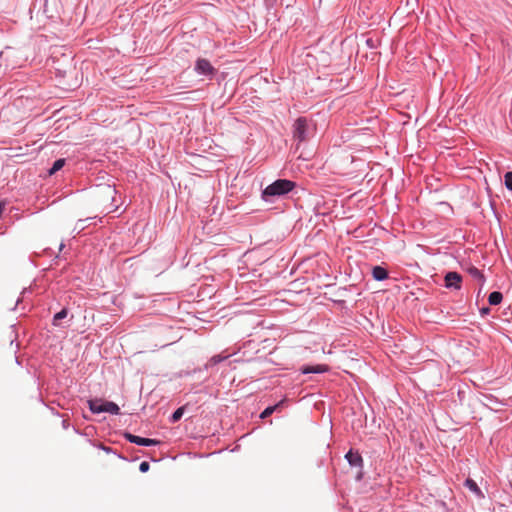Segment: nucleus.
Returning a JSON list of instances; mask_svg holds the SVG:
<instances>
[{
  "label": "nucleus",
  "instance_id": "1",
  "mask_svg": "<svg viewBox=\"0 0 512 512\" xmlns=\"http://www.w3.org/2000/svg\"><path fill=\"white\" fill-rule=\"evenodd\" d=\"M294 187L295 183L293 181L287 179H278L265 188L263 191V196H281L292 191Z\"/></svg>",
  "mask_w": 512,
  "mask_h": 512
},
{
  "label": "nucleus",
  "instance_id": "2",
  "mask_svg": "<svg viewBox=\"0 0 512 512\" xmlns=\"http://www.w3.org/2000/svg\"><path fill=\"white\" fill-rule=\"evenodd\" d=\"M293 137L299 143L308 139V122L304 117H299L293 125Z\"/></svg>",
  "mask_w": 512,
  "mask_h": 512
},
{
  "label": "nucleus",
  "instance_id": "3",
  "mask_svg": "<svg viewBox=\"0 0 512 512\" xmlns=\"http://www.w3.org/2000/svg\"><path fill=\"white\" fill-rule=\"evenodd\" d=\"M125 438L129 442L135 443V444L141 445V446H154V445L159 444V441L156 440V439L143 438V437L136 436V435H133V434H130V433H127L125 435Z\"/></svg>",
  "mask_w": 512,
  "mask_h": 512
},
{
  "label": "nucleus",
  "instance_id": "4",
  "mask_svg": "<svg viewBox=\"0 0 512 512\" xmlns=\"http://www.w3.org/2000/svg\"><path fill=\"white\" fill-rule=\"evenodd\" d=\"M461 282H462V277L457 272H448L445 275V286L447 288L460 289Z\"/></svg>",
  "mask_w": 512,
  "mask_h": 512
},
{
  "label": "nucleus",
  "instance_id": "5",
  "mask_svg": "<svg viewBox=\"0 0 512 512\" xmlns=\"http://www.w3.org/2000/svg\"><path fill=\"white\" fill-rule=\"evenodd\" d=\"M195 70L199 74H203V75H213L215 72V69L213 68L211 63L206 59H199L196 62Z\"/></svg>",
  "mask_w": 512,
  "mask_h": 512
},
{
  "label": "nucleus",
  "instance_id": "6",
  "mask_svg": "<svg viewBox=\"0 0 512 512\" xmlns=\"http://www.w3.org/2000/svg\"><path fill=\"white\" fill-rule=\"evenodd\" d=\"M301 372L303 374H309V373H324L329 370V367L324 364H318V365H306L303 366L301 369Z\"/></svg>",
  "mask_w": 512,
  "mask_h": 512
},
{
  "label": "nucleus",
  "instance_id": "7",
  "mask_svg": "<svg viewBox=\"0 0 512 512\" xmlns=\"http://www.w3.org/2000/svg\"><path fill=\"white\" fill-rule=\"evenodd\" d=\"M345 457L352 466L362 465L363 459L358 452H353L352 450H350Z\"/></svg>",
  "mask_w": 512,
  "mask_h": 512
},
{
  "label": "nucleus",
  "instance_id": "8",
  "mask_svg": "<svg viewBox=\"0 0 512 512\" xmlns=\"http://www.w3.org/2000/svg\"><path fill=\"white\" fill-rule=\"evenodd\" d=\"M88 404L91 412L96 414L104 412V401L101 399L89 400Z\"/></svg>",
  "mask_w": 512,
  "mask_h": 512
},
{
  "label": "nucleus",
  "instance_id": "9",
  "mask_svg": "<svg viewBox=\"0 0 512 512\" xmlns=\"http://www.w3.org/2000/svg\"><path fill=\"white\" fill-rule=\"evenodd\" d=\"M372 275L375 280L382 281L388 277V272L381 266H375L372 270Z\"/></svg>",
  "mask_w": 512,
  "mask_h": 512
},
{
  "label": "nucleus",
  "instance_id": "10",
  "mask_svg": "<svg viewBox=\"0 0 512 512\" xmlns=\"http://www.w3.org/2000/svg\"><path fill=\"white\" fill-rule=\"evenodd\" d=\"M119 406L111 401H104V412L117 415L119 414Z\"/></svg>",
  "mask_w": 512,
  "mask_h": 512
},
{
  "label": "nucleus",
  "instance_id": "11",
  "mask_svg": "<svg viewBox=\"0 0 512 512\" xmlns=\"http://www.w3.org/2000/svg\"><path fill=\"white\" fill-rule=\"evenodd\" d=\"M503 299V295L501 292H498V291H494L492 293H490L489 297H488V302L490 305H498L501 303Z\"/></svg>",
  "mask_w": 512,
  "mask_h": 512
},
{
  "label": "nucleus",
  "instance_id": "12",
  "mask_svg": "<svg viewBox=\"0 0 512 512\" xmlns=\"http://www.w3.org/2000/svg\"><path fill=\"white\" fill-rule=\"evenodd\" d=\"M283 401H280L279 403L273 405V406H269L267 407L260 415L261 418H267L269 417L273 412H275L276 410H278L280 408V406L282 405Z\"/></svg>",
  "mask_w": 512,
  "mask_h": 512
},
{
  "label": "nucleus",
  "instance_id": "13",
  "mask_svg": "<svg viewBox=\"0 0 512 512\" xmlns=\"http://www.w3.org/2000/svg\"><path fill=\"white\" fill-rule=\"evenodd\" d=\"M468 273L475 279L479 280L482 284L484 283V276L482 272L476 267H470Z\"/></svg>",
  "mask_w": 512,
  "mask_h": 512
},
{
  "label": "nucleus",
  "instance_id": "14",
  "mask_svg": "<svg viewBox=\"0 0 512 512\" xmlns=\"http://www.w3.org/2000/svg\"><path fill=\"white\" fill-rule=\"evenodd\" d=\"M65 164V159H58L54 162L53 166L49 169V175L55 174L57 171L62 169Z\"/></svg>",
  "mask_w": 512,
  "mask_h": 512
},
{
  "label": "nucleus",
  "instance_id": "15",
  "mask_svg": "<svg viewBox=\"0 0 512 512\" xmlns=\"http://www.w3.org/2000/svg\"><path fill=\"white\" fill-rule=\"evenodd\" d=\"M465 486L471 490L472 492H474L475 494L477 495H480L481 494V491L479 489V487L477 486L476 482L472 479H467L465 481Z\"/></svg>",
  "mask_w": 512,
  "mask_h": 512
},
{
  "label": "nucleus",
  "instance_id": "16",
  "mask_svg": "<svg viewBox=\"0 0 512 512\" xmlns=\"http://www.w3.org/2000/svg\"><path fill=\"white\" fill-rule=\"evenodd\" d=\"M229 356L230 355H222V354L215 355V356L211 357V359L208 361L207 365L214 366V365L220 363L221 361L227 359Z\"/></svg>",
  "mask_w": 512,
  "mask_h": 512
},
{
  "label": "nucleus",
  "instance_id": "17",
  "mask_svg": "<svg viewBox=\"0 0 512 512\" xmlns=\"http://www.w3.org/2000/svg\"><path fill=\"white\" fill-rule=\"evenodd\" d=\"M68 314L67 309H62L60 312L56 313L53 318V324L58 325V321L65 318Z\"/></svg>",
  "mask_w": 512,
  "mask_h": 512
},
{
  "label": "nucleus",
  "instance_id": "18",
  "mask_svg": "<svg viewBox=\"0 0 512 512\" xmlns=\"http://www.w3.org/2000/svg\"><path fill=\"white\" fill-rule=\"evenodd\" d=\"M184 413V407L178 408L171 416V422L175 423L179 421Z\"/></svg>",
  "mask_w": 512,
  "mask_h": 512
},
{
  "label": "nucleus",
  "instance_id": "19",
  "mask_svg": "<svg viewBox=\"0 0 512 512\" xmlns=\"http://www.w3.org/2000/svg\"><path fill=\"white\" fill-rule=\"evenodd\" d=\"M505 178V185L507 189L512 191V172H507L504 176Z\"/></svg>",
  "mask_w": 512,
  "mask_h": 512
},
{
  "label": "nucleus",
  "instance_id": "20",
  "mask_svg": "<svg viewBox=\"0 0 512 512\" xmlns=\"http://www.w3.org/2000/svg\"><path fill=\"white\" fill-rule=\"evenodd\" d=\"M150 468V465L148 462L146 461H143L142 463H140V466H139V470L143 473L147 472Z\"/></svg>",
  "mask_w": 512,
  "mask_h": 512
},
{
  "label": "nucleus",
  "instance_id": "21",
  "mask_svg": "<svg viewBox=\"0 0 512 512\" xmlns=\"http://www.w3.org/2000/svg\"><path fill=\"white\" fill-rule=\"evenodd\" d=\"M84 222H85V220H79L78 223L76 224L75 229L83 230L85 228Z\"/></svg>",
  "mask_w": 512,
  "mask_h": 512
},
{
  "label": "nucleus",
  "instance_id": "22",
  "mask_svg": "<svg viewBox=\"0 0 512 512\" xmlns=\"http://www.w3.org/2000/svg\"><path fill=\"white\" fill-rule=\"evenodd\" d=\"M489 311H490V309H489L488 307H486V308H482V309H481V313H482V314H488V313H489Z\"/></svg>",
  "mask_w": 512,
  "mask_h": 512
}]
</instances>
